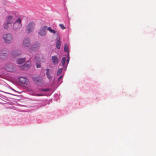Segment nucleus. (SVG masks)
<instances>
[{"mask_svg": "<svg viewBox=\"0 0 156 156\" xmlns=\"http://www.w3.org/2000/svg\"><path fill=\"white\" fill-rule=\"evenodd\" d=\"M64 51L66 52H69V47L66 44H65L64 46Z\"/></svg>", "mask_w": 156, "mask_h": 156, "instance_id": "nucleus-18", "label": "nucleus"}, {"mask_svg": "<svg viewBox=\"0 0 156 156\" xmlns=\"http://www.w3.org/2000/svg\"><path fill=\"white\" fill-rule=\"evenodd\" d=\"M9 51L7 49H2L0 51V59H4L8 55Z\"/></svg>", "mask_w": 156, "mask_h": 156, "instance_id": "nucleus-4", "label": "nucleus"}, {"mask_svg": "<svg viewBox=\"0 0 156 156\" xmlns=\"http://www.w3.org/2000/svg\"><path fill=\"white\" fill-rule=\"evenodd\" d=\"M41 78L39 76L34 77L33 78V80L35 83H37L40 81L41 80Z\"/></svg>", "mask_w": 156, "mask_h": 156, "instance_id": "nucleus-15", "label": "nucleus"}, {"mask_svg": "<svg viewBox=\"0 0 156 156\" xmlns=\"http://www.w3.org/2000/svg\"><path fill=\"white\" fill-rule=\"evenodd\" d=\"M35 23L33 22H30L26 27V30L28 33L32 32L34 30Z\"/></svg>", "mask_w": 156, "mask_h": 156, "instance_id": "nucleus-5", "label": "nucleus"}, {"mask_svg": "<svg viewBox=\"0 0 156 156\" xmlns=\"http://www.w3.org/2000/svg\"><path fill=\"white\" fill-rule=\"evenodd\" d=\"M30 45V40L29 38L24 39L22 43V46L24 47H28Z\"/></svg>", "mask_w": 156, "mask_h": 156, "instance_id": "nucleus-7", "label": "nucleus"}, {"mask_svg": "<svg viewBox=\"0 0 156 156\" xmlns=\"http://www.w3.org/2000/svg\"><path fill=\"white\" fill-rule=\"evenodd\" d=\"M51 60L53 63L55 64H57L58 63V59L56 55L51 57Z\"/></svg>", "mask_w": 156, "mask_h": 156, "instance_id": "nucleus-12", "label": "nucleus"}, {"mask_svg": "<svg viewBox=\"0 0 156 156\" xmlns=\"http://www.w3.org/2000/svg\"><path fill=\"white\" fill-rule=\"evenodd\" d=\"M62 68L59 69L58 70L57 73V75H60L62 73Z\"/></svg>", "mask_w": 156, "mask_h": 156, "instance_id": "nucleus-20", "label": "nucleus"}, {"mask_svg": "<svg viewBox=\"0 0 156 156\" xmlns=\"http://www.w3.org/2000/svg\"><path fill=\"white\" fill-rule=\"evenodd\" d=\"M50 90V89L49 88H45V89H42L41 90V91L43 92H47L49 91Z\"/></svg>", "mask_w": 156, "mask_h": 156, "instance_id": "nucleus-21", "label": "nucleus"}, {"mask_svg": "<svg viewBox=\"0 0 156 156\" xmlns=\"http://www.w3.org/2000/svg\"><path fill=\"white\" fill-rule=\"evenodd\" d=\"M69 60V55H68V59L67 60V64L68 63Z\"/></svg>", "mask_w": 156, "mask_h": 156, "instance_id": "nucleus-25", "label": "nucleus"}, {"mask_svg": "<svg viewBox=\"0 0 156 156\" xmlns=\"http://www.w3.org/2000/svg\"><path fill=\"white\" fill-rule=\"evenodd\" d=\"M31 65V62L30 61L27 62L23 66V68L27 69L30 67Z\"/></svg>", "mask_w": 156, "mask_h": 156, "instance_id": "nucleus-13", "label": "nucleus"}, {"mask_svg": "<svg viewBox=\"0 0 156 156\" xmlns=\"http://www.w3.org/2000/svg\"><path fill=\"white\" fill-rule=\"evenodd\" d=\"M47 30L49 31L50 32H51V33H52L53 34H55L56 32V31L53 29H52L50 27H47Z\"/></svg>", "mask_w": 156, "mask_h": 156, "instance_id": "nucleus-17", "label": "nucleus"}, {"mask_svg": "<svg viewBox=\"0 0 156 156\" xmlns=\"http://www.w3.org/2000/svg\"><path fill=\"white\" fill-rule=\"evenodd\" d=\"M5 68L7 71L12 72L15 69L13 65L11 64H8L5 66Z\"/></svg>", "mask_w": 156, "mask_h": 156, "instance_id": "nucleus-8", "label": "nucleus"}, {"mask_svg": "<svg viewBox=\"0 0 156 156\" xmlns=\"http://www.w3.org/2000/svg\"><path fill=\"white\" fill-rule=\"evenodd\" d=\"M59 26L62 30H64L66 29L65 27L64 26V25L62 24H60Z\"/></svg>", "mask_w": 156, "mask_h": 156, "instance_id": "nucleus-22", "label": "nucleus"}, {"mask_svg": "<svg viewBox=\"0 0 156 156\" xmlns=\"http://www.w3.org/2000/svg\"><path fill=\"white\" fill-rule=\"evenodd\" d=\"M47 27L46 26L42 27L38 32V34L41 36L44 37L46 35Z\"/></svg>", "mask_w": 156, "mask_h": 156, "instance_id": "nucleus-6", "label": "nucleus"}, {"mask_svg": "<svg viewBox=\"0 0 156 156\" xmlns=\"http://www.w3.org/2000/svg\"><path fill=\"white\" fill-rule=\"evenodd\" d=\"M35 59L36 60H37V61L38 60V59H38L36 57H35Z\"/></svg>", "mask_w": 156, "mask_h": 156, "instance_id": "nucleus-29", "label": "nucleus"}, {"mask_svg": "<svg viewBox=\"0 0 156 156\" xmlns=\"http://www.w3.org/2000/svg\"><path fill=\"white\" fill-rule=\"evenodd\" d=\"M61 47V42L59 39L58 40L56 43V47L58 49H60Z\"/></svg>", "mask_w": 156, "mask_h": 156, "instance_id": "nucleus-16", "label": "nucleus"}, {"mask_svg": "<svg viewBox=\"0 0 156 156\" xmlns=\"http://www.w3.org/2000/svg\"><path fill=\"white\" fill-rule=\"evenodd\" d=\"M21 54L20 52L18 50H15L12 51L11 53V56L12 57H16Z\"/></svg>", "mask_w": 156, "mask_h": 156, "instance_id": "nucleus-9", "label": "nucleus"}, {"mask_svg": "<svg viewBox=\"0 0 156 156\" xmlns=\"http://www.w3.org/2000/svg\"><path fill=\"white\" fill-rule=\"evenodd\" d=\"M41 67V66L40 64H37L36 65V67L37 68H40Z\"/></svg>", "mask_w": 156, "mask_h": 156, "instance_id": "nucleus-26", "label": "nucleus"}, {"mask_svg": "<svg viewBox=\"0 0 156 156\" xmlns=\"http://www.w3.org/2000/svg\"><path fill=\"white\" fill-rule=\"evenodd\" d=\"M47 75V77L48 78V79L49 80H51V79L52 77L50 75V74H48V75Z\"/></svg>", "mask_w": 156, "mask_h": 156, "instance_id": "nucleus-24", "label": "nucleus"}, {"mask_svg": "<svg viewBox=\"0 0 156 156\" xmlns=\"http://www.w3.org/2000/svg\"><path fill=\"white\" fill-rule=\"evenodd\" d=\"M14 21V17L12 16H8L6 19V23L4 25V29H8L10 26H11L12 24L13 23Z\"/></svg>", "mask_w": 156, "mask_h": 156, "instance_id": "nucleus-1", "label": "nucleus"}, {"mask_svg": "<svg viewBox=\"0 0 156 156\" xmlns=\"http://www.w3.org/2000/svg\"><path fill=\"white\" fill-rule=\"evenodd\" d=\"M25 61V58H19L17 60V63L18 64H21L24 62Z\"/></svg>", "mask_w": 156, "mask_h": 156, "instance_id": "nucleus-14", "label": "nucleus"}, {"mask_svg": "<svg viewBox=\"0 0 156 156\" xmlns=\"http://www.w3.org/2000/svg\"><path fill=\"white\" fill-rule=\"evenodd\" d=\"M22 20L20 18H18L15 21L13 25L14 30H17L22 27Z\"/></svg>", "mask_w": 156, "mask_h": 156, "instance_id": "nucleus-2", "label": "nucleus"}, {"mask_svg": "<svg viewBox=\"0 0 156 156\" xmlns=\"http://www.w3.org/2000/svg\"><path fill=\"white\" fill-rule=\"evenodd\" d=\"M19 80L20 83L25 84H27L28 82L27 79L23 77H20L19 78Z\"/></svg>", "mask_w": 156, "mask_h": 156, "instance_id": "nucleus-11", "label": "nucleus"}, {"mask_svg": "<svg viewBox=\"0 0 156 156\" xmlns=\"http://www.w3.org/2000/svg\"><path fill=\"white\" fill-rule=\"evenodd\" d=\"M46 74L47 75L48 74H50V69H46Z\"/></svg>", "mask_w": 156, "mask_h": 156, "instance_id": "nucleus-23", "label": "nucleus"}, {"mask_svg": "<svg viewBox=\"0 0 156 156\" xmlns=\"http://www.w3.org/2000/svg\"><path fill=\"white\" fill-rule=\"evenodd\" d=\"M37 96H42V94H37L36 95Z\"/></svg>", "mask_w": 156, "mask_h": 156, "instance_id": "nucleus-27", "label": "nucleus"}, {"mask_svg": "<svg viewBox=\"0 0 156 156\" xmlns=\"http://www.w3.org/2000/svg\"><path fill=\"white\" fill-rule=\"evenodd\" d=\"M66 58L65 57H63L62 59V63L63 66H65L66 62Z\"/></svg>", "mask_w": 156, "mask_h": 156, "instance_id": "nucleus-19", "label": "nucleus"}, {"mask_svg": "<svg viewBox=\"0 0 156 156\" xmlns=\"http://www.w3.org/2000/svg\"><path fill=\"white\" fill-rule=\"evenodd\" d=\"M40 45L38 44H35L32 45L30 49L31 50L34 51L38 50L39 47Z\"/></svg>", "mask_w": 156, "mask_h": 156, "instance_id": "nucleus-10", "label": "nucleus"}, {"mask_svg": "<svg viewBox=\"0 0 156 156\" xmlns=\"http://www.w3.org/2000/svg\"><path fill=\"white\" fill-rule=\"evenodd\" d=\"M62 76H60L58 78V80H59L62 77Z\"/></svg>", "mask_w": 156, "mask_h": 156, "instance_id": "nucleus-28", "label": "nucleus"}, {"mask_svg": "<svg viewBox=\"0 0 156 156\" xmlns=\"http://www.w3.org/2000/svg\"><path fill=\"white\" fill-rule=\"evenodd\" d=\"M2 38L4 40V42L7 44L11 43L13 40L12 36L10 34L3 35L2 36Z\"/></svg>", "mask_w": 156, "mask_h": 156, "instance_id": "nucleus-3", "label": "nucleus"}]
</instances>
